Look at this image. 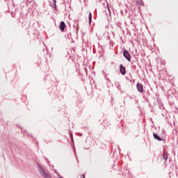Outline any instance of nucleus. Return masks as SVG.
I'll return each mask as SVG.
<instances>
[{
	"instance_id": "nucleus-2",
	"label": "nucleus",
	"mask_w": 178,
	"mask_h": 178,
	"mask_svg": "<svg viewBox=\"0 0 178 178\" xmlns=\"http://www.w3.org/2000/svg\"><path fill=\"white\" fill-rule=\"evenodd\" d=\"M123 55H124V58H126V59L128 60L129 62H130L131 58H130V54H129V51L127 50H124L123 51Z\"/></svg>"
},
{
	"instance_id": "nucleus-4",
	"label": "nucleus",
	"mask_w": 178,
	"mask_h": 178,
	"mask_svg": "<svg viewBox=\"0 0 178 178\" xmlns=\"http://www.w3.org/2000/svg\"><path fill=\"white\" fill-rule=\"evenodd\" d=\"M120 71L121 74H126V68L124 67V66H123V65H120Z\"/></svg>"
},
{
	"instance_id": "nucleus-1",
	"label": "nucleus",
	"mask_w": 178,
	"mask_h": 178,
	"mask_svg": "<svg viewBox=\"0 0 178 178\" xmlns=\"http://www.w3.org/2000/svg\"><path fill=\"white\" fill-rule=\"evenodd\" d=\"M39 172L40 173H42L44 177L45 178H50L51 175H49V173L45 172V170L44 169V168L41 167V165H39Z\"/></svg>"
},
{
	"instance_id": "nucleus-6",
	"label": "nucleus",
	"mask_w": 178,
	"mask_h": 178,
	"mask_svg": "<svg viewBox=\"0 0 178 178\" xmlns=\"http://www.w3.org/2000/svg\"><path fill=\"white\" fill-rule=\"evenodd\" d=\"M154 138L159 141H162V139L156 134H153Z\"/></svg>"
},
{
	"instance_id": "nucleus-7",
	"label": "nucleus",
	"mask_w": 178,
	"mask_h": 178,
	"mask_svg": "<svg viewBox=\"0 0 178 178\" xmlns=\"http://www.w3.org/2000/svg\"><path fill=\"white\" fill-rule=\"evenodd\" d=\"M89 22L90 23H91V19H92V14H91V13H89Z\"/></svg>"
},
{
	"instance_id": "nucleus-9",
	"label": "nucleus",
	"mask_w": 178,
	"mask_h": 178,
	"mask_svg": "<svg viewBox=\"0 0 178 178\" xmlns=\"http://www.w3.org/2000/svg\"><path fill=\"white\" fill-rule=\"evenodd\" d=\"M83 178H86V176L84 175H82Z\"/></svg>"
},
{
	"instance_id": "nucleus-8",
	"label": "nucleus",
	"mask_w": 178,
	"mask_h": 178,
	"mask_svg": "<svg viewBox=\"0 0 178 178\" xmlns=\"http://www.w3.org/2000/svg\"><path fill=\"white\" fill-rule=\"evenodd\" d=\"M54 6H56V1H54Z\"/></svg>"
},
{
	"instance_id": "nucleus-5",
	"label": "nucleus",
	"mask_w": 178,
	"mask_h": 178,
	"mask_svg": "<svg viewBox=\"0 0 178 178\" xmlns=\"http://www.w3.org/2000/svg\"><path fill=\"white\" fill-rule=\"evenodd\" d=\"M59 27L61 31H65V27H66V25L65 24V22L62 21L60 24Z\"/></svg>"
},
{
	"instance_id": "nucleus-3",
	"label": "nucleus",
	"mask_w": 178,
	"mask_h": 178,
	"mask_svg": "<svg viewBox=\"0 0 178 178\" xmlns=\"http://www.w3.org/2000/svg\"><path fill=\"white\" fill-rule=\"evenodd\" d=\"M136 88L139 92H143L144 91V88L141 85V83H137Z\"/></svg>"
}]
</instances>
